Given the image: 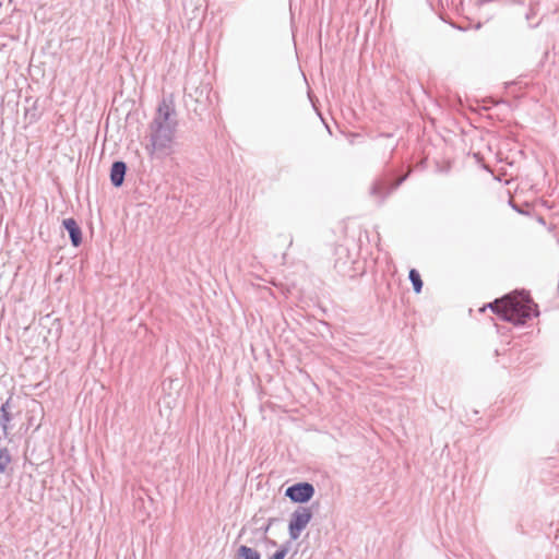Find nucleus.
Instances as JSON below:
<instances>
[{
	"label": "nucleus",
	"mask_w": 559,
	"mask_h": 559,
	"mask_svg": "<svg viewBox=\"0 0 559 559\" xmlns=\"http://www.w3.org/2000/svg\"><path fill=\"white\" fill-rule=\"evenodd\" d=\"M312 519V512L308 507H298L290 516L288 533L292 540L299 538L301 532Z\"/></svg>",
	"instance_id": "2"
},
{
	"label": "nucleus",
	"mask_w": 559,
	"mask_h": 559,
	"mask_svg": "<svg viewBox=\"0 0 559 559\" xmlns=\"http://www.w3.org/2000/svg\"><path fill=\"white\" fill-rule=\"evenodd\" d=\"M274 519H269L266 524L261 525L257 528V532H260L262 534V537L266 539V533L269 532Z\"/></svg>",
	"instance_id": "10"
},
{
	"label": "nucleus",
	"mask_w": 559,
	"mask_h": 559,
	"mask_svg": "<svg viewBox=\"0 0 559 559\" xmlns=\"http://www.w3.org/2000/svg\"><path fill=\"white\" fill-rule=\"evenodd\" d=\"M289 543L282 545L269 559H284L288 554Z\"/></svg>",
	"instance_id": "9"
},
{
	"label": "nucleus",
	"mask_w": 559,
	"mask_h": 559,
	"mask_svg": "<svg viewBox=\"0 0 559 559\" xmlns=\"http://www.w3.org/2000/svg\"><path fill=\"white\" fill-rule=\"evenodd\" d=\"M489 307L503 320L513 324H523L537 316V306L525 294L508 295L490 304Z\"/></svg>",
	"instance_id": "1"
},
{
	"label": "nucleus",
	"mask_w": 559,
	"mask_h": 559,
	"mask_svg": "<svg viewBox=\"0 0 559 559\" xmlns=\"http://www.w3.org/2000/svg\"><path fill=\"white\" fill-rule=\"evenodd\" d=\"M12 463V456H0V473L12 474L13 467H9Z\"/></svg>",
	"instance_id": "8"
},
{
	"label": "nucleus",
	"mask_w": 559,
	"mask_h": 559,
	"mask_svg": "<svg viewBox=\"0 0 559 559\" xmlns=\"http://www.w3.org/2000/svg\"><path fill=\"white\" fill-rule=\"evenodd\" d=\"M409 280H411V282L413 284L414 290L417 294L420 293L421 288H423V281L420 278L419 273L415 269H412L409 271Z\"/></svg>",
	"instance_id": "7"
},
{
	"label": "nucleus",
	"mask_w": 559,
	"mask_h": 559,
	"mask_svg": "<svg viewBox=\"0 0 559 559\" xmlns=\"http://www.w3.org/2000/svg\"><path fill=\"white\" fill-rule=\"evenodd\" d=\"M126 174V165L122 162H116L112 164L110 179L114 186L119 187L123 182Z\"/></svg>",
	"instance_id": "5"
},
{
	"label": "nucleus",
	"mask_w": 559,
	"mask_h": 559,
	"mask_svg": "<svg viewBox=\"0 0 559 559\" xmlns=\"http://www.w3.org/2000/svg\"><path fill=\"white\" fill-rule=\"evenodd\" d=\"M237 559H261V556L255 549L242 545L238 548Z\"/></svg>",
	"instance_id": "6"
},
{
	"label": "nucleus",
	"mask_w": 559,
	"mask_h": 559,
	"mask_svg": "<svg viewBox=\"0 0 559 559\" xmlns=\"http://www.w3.org/2000/svg\"><path fill=\"white\" fill-rule=\"evenodd\" d=\"M63 226L69 231L72 245L74 247H79L82 242V233L76 224L75 219L73 218H67L63 221Z\"/></svg>",
	"instance_id": "4"
},
{
	"label": "nucleus",
	"mask_w": 559,
	"mask_h": 559,
	"mask_svg": "<svg viewBox=\"0 0 559 559\" xmlns=\"http://www.w3.org/2000/svg\"><path fill=\"white\" fill-rule=\"evenodd\" d=\"M314 492L312 484L300 481L287 487L285 496L294 503H307L313 498Z\"/></svg>",
	"instance_id": "3"
},
{
	"label": "nucleus",
	"mask_w": 559,
	"mask_h": 559,
	"mask_svg": "<svg viewBox=\"0 0 559 559\" xmlns=\"http://www.w3.org/2000/svg\"><path fill=\"white\" fill-rule=\"evenodd\" d=\"M23 459H24V463H23L24 465H25L26 463H29L31 465H33V464H34L31 460H28V456H27V455H24V456H23Z\"/></svg>",
	"instance_id": "11"
}]
</instances>
